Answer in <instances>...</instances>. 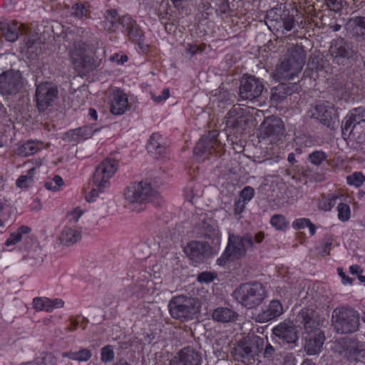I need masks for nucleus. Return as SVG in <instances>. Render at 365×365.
<instances>
[{
	"label": "nucleus",
	"mask_w": 365,
	"mask_h": 365,
	"mask_svg": "<svg viewBox=\"0 0 365 365\" xmlns=\"http://www.w3.org/2000/svg\"><path fill=\"white\" fill-rule=\"evenodd\" d=\"M333 240L331 237H325L322 246L319 247V253L322 255H329L331 249Z\"/></svg>",
	"instance_id": "6e6d98bb"
},
{
	"label": "nucleus",
	"mask_w": 365,
	"mask_h": 365,
	"mask_svg": "<svg viewBox=\"0 0 365 365\" xmlns=\"http://www.w3.org/2000/svg\"><path fill=\"white\" fill-rule=\"evenodd\" d=\"M246 202L240 199L237 200L234 205V212L235 215L241 214L245 208Z\"/></svg>",
	"instance_id": "052dcab7"
},
{
	"label": "nucleus",
	"mask_w": 365,
	"mask_h": 365,
	"mask_svg": "<svg viewBox=\"0 0 365 365\" xmlns=\"http://www.w3.org/2000/svg\"><path fill=\"white\" fill-rule=\"evenodd\" d=\"M187 256L194 263L203 262L211 254V247L206 242L192 241L184 248Z\"/></svg>",
	"instance_id": "412c9836"
},
{
	"label": "nucleus",
	"mask_w": 365,
	"mask_h": 365,
	"mask_svg": "<svg viewBox=\"0 0 365 365\" xmlns=\"http://www.w3.org/2000/svg\"><path fill=\"white\" fill-rule=\"evenodd\" d=\"M346 30L353 36L365 40V16H356L346 24Z\"/></svg>",
	"instance_id": "7c9ffc66"
},
{
	"label": "nucleus",
	"mask_w": 365,
	"mask_h": 365,
	"mask_svg": "<svg viewBox=\"0 0 365 365\" xmlns=\"http://www.w3.org/2000/svg\"><path fill=\"white\" fill-rule=\"evenodd\" d=\"M35 173V169L31 168L28 170L26 175H21L16 182V185L20 188H26L30 186L33 182V178Z\"/></svg>",
	"instance_id": "ea45409f"
},
{
	"label": "nucleus",
	"mask_w": 365,
	"mask_h": 365,
	"mask_svg": "<svg viewBox=\"0 0 365 365\" xmlns=\"http://www.w3.org/2000/svg\"><path fill=\"white\" fill-rule=\"evenodd\" d=\"M238 314L228 307H217L213 310L212 317L215 321L222 323L234 322L238 318Z\"/></svg>",
	"instance_id": "2f4dec72"
},
{
	"label": "nucleus",
	"mask_w": 365,
	"mask_h": 365,
	"mask_svg": "<svg viewBox=\"0 0 365 365\" xmlns=\"http://www.w3.org/2000/svg\"><path fill=\"white\" fill-rule=\"evenodd\" d=\"M217 135V131L212 130L207 135L202 137L195 147V155L200 158L202 160H205L210 155L220 153L223 145L218 141Z\"/></svg>",
	"instance_id": "ddd939ff"
},
{
	"label": "nucleus",
	"mask_w": 365,
	"mask_h": 365,
	"mask_svg": "<svg viewBox=\"0 0 365 365\" xmlns=\"http://www.w3.org/2000/svg\"><path fill=\"white\" fill-rule=\"evenodd\" d=\"M63 185L62 178L59 175H55L52 180L46 182L44 186L47 190L55 192L58 190Z\"/></svg>",
	"instance_id": "3c124183"
},
{
	"label": "nucleus",
	"mask_w": 365,
	"mask_h": 365,
	"mask_svg": "<svg viewBox=\"0 0 365 365\" xmlns=\"http://www.w3.org/2000/svg\"><path fill=\"white\" fill-rule=\"evenodd\" d=\"M98 129L90 125H85L71 130L66 135L69 140L78 141L91 138Z\"/></svg>",
	"instance_id": "473e14b6"
},
{
	"label": "nucleus",
	"mask_w": 365,
	"mask_h": 365,
	"mask_svg": "<svg viewBox=\"0 0 365 365\" xmlns=\"http://www.w3.org/2000/svg\"><path fill=\"white\" fill-rule=\"evenodd\" d=\"M337 272L339 275L341 277L342 282L344 284H351L353 280L349 277L346 276L345 273L343 272V269L341 267L337 268Z\"/></svg>",
	"instance_id": "774afa93"
},
{
	"label": "nucleus",
	"mask_w": 365,
	"mask_h": 365,
	"mask_svg": "<svg viewBox=\"0 0 365 365\" xmlns=\"http://www.w3.org/2000/svg\"><path fill=\"white\" fill-rule=\"evenodd\" d=\"M365 180V177L361 173L356 172L346 177V182L350 185L356 187H360Z\"/></svg>",
	"instance_id": "de8ad7c7"
},
{
	"label": "nucleus",
	"mask_w": 365,
	"mask_h": 365,
	"mask_svg": "<svg viewBox=\"0 0 365 365\" xmlns=\"http://www.w3.org/2000/svg\"><path fill=\"white\" fill-rule=\"evenodd\" d=\"M158 193L150 184L145 182H133L128 185L125 191L124 196L130 203H146L152 202L158 197Z\"/></svg>",
	"instance_id": "9b49d317"
},
{
	"label": "nucleus",
	"mask_w": 365,
	"mask_h": 365,
	"mask_svg": "<svg viewBox=\"0 0 365 365\" xmlns=\"http://www.w3.org/2000/svg\"><path fill=\"white\" fill-rule=\"evenodd\" d=\"M306 60V52L302 45H292L288 50L287 57L279 64L274 72L277 81L290 80L301 73Z\"/></svg>",
	"instance_id": "f03ea898"
},
{
	"label": "nucleus",
	"mask_w": 365,
	"mask_h": 365,
	"mask_svg": "<svg viewBox=\"0 0 365 365\" xmlns=\"http://www.w3.org/2000/svg\"><path fill=\"white\" fill-rule=\"evenodd\" d=\"M296 322L302 326L305 331L312 334L319 329L320 318L319 314L311 308L302 309L296 317Z\"/></svg>",
	"instance_id": "a211bd4d"
},
{
	"label": "nucleus",
	"mask_w": 365,
	"mask_h": 365,
	"mask_svg": "<svg viewBox=\"0 0 365 365\" xmlns=\"http://www.w3.org/2000/svg\"><path fill=\"white\" fill-rule=\"evenodd\" d=\"M356 125L357 123L354 121L349 113L341 123V133L344 139L350 136Z\"/></svg>",
	"instance_id": "e433bc0d"
},
{
	"label": "nucleus",
	"mask_w": 365,
	"mask_h": 365,
	"mask_svg": "<svg viewBox=\"0 0 365 365\" xmlns=\"http://www.w3.org/2000/svg\"><path fill=\"white\" fill-rule=\"evenodd\" d=\"M360 316L353 308L338 307L331 313V324L339 334H351L358 331Z\"/></svg>",
	"instance_id": "20e7f679"
},
{
	"label": "nucleus",
	"mask_w": 365,
	"mask_h": 365,
	"mask_svg": "<svg viewBox=\"0 0 365 365\" xmlns=\"http://www.w3.org/2000/svg\"><path fill=\"white\" fill-rule=\"evenodd\" d=\"M202 363V354L191 346H186L171 359L169 365H201Z\"/></svg>",
	"instance_id": "6ab92c4d"
},
{
	"label": "nucleus",
	"mask_w": 365,
	"mask_h": 365,
	"mask_svg": "<svg viewBox=\"0 0 365 365\" xmlns=\"http://www.w3.org/2000/svg\"><path fill=\"white\" fill-rule=\"evenodd\" d=\"M329 53L334 61L338 64H342L346 59L353 56L354 51L349 42L342 38H338L331 42Z\"/></svg>",
	"instance_id": "4be33fe9"
},
{
	"label": "nucleus",
	"mask_w": 365,
	"mask_h": 365,
	"mask_svg": "<svg viewBox=\"0 0 365 365\" xmlns=\"http://www.w3.org/2000/svg\"><path fill=\"white\" fill-rule=\"evenodd\" d=\"M65 41L69 59L74 69L81 76H86L93 71L96 66L93 57L90 54V46L77 37L66 35Z\"/></svg>",
	"instance_id": "f257e3e1"
},
{
	"label": "nucleus",
	"mask_w": 365,
	"mask_h": 365,
	"mask_svg": "<svg viewBox=\"0 0 365 365\" xmlns=\"http://www.w3.org/2000/svg\"><path fill=\"white\" fill-rule=\"evenodd\" d=\"M58 96V89L53 83L43 82L38 84L36 90V101L38 111L44 112L53 106Z\"/></svg>",
	"instance_id": "f8f14e48"
},
{
	"label": "nucleus",
	"mask_w": 365,
	"mask_h": 365,
	"mask_svg": "<svg viewBox=\"0 0 365 365\" xmlns=\"http://www.w3.org/2000/svg\"><path fill=\"white\" fill-rule=\"evenodd\" d=\"M115 354L112 346L107 345L101 349V359L103 362H110L113 360Z\"/></svg>",
	"instance_id": "603ef678"
},
{
	"label": "nucleus",
	"mask_w": 365,
	"mask_h": 365,
	"mask_svg": "<svg viewBox=\"0 0 365 365\" xmlns=\"http://www.w3.org/2000/svg\"><path fill=\"white\" fill-rule=\"evenodd\" d=\"M226 126L241 133L246 130L250 117L245 114V110L240 107H232L225 118Z\"/></svg>",
	"instance_id": "aec40b11"
},
{
	"label": "nucleus",
	"mask_w": 365,
	"mask_h": 365,
	"mask_svg": "<svg viewBox=\"0 0 365 365\" xmlns=\"http://www.w3.org/2000/svg\"><path fill=\"white\" fill-rule=\"evenodd\" d=\"M255 195L254 189L250 186L244 187L240 193V199L245 201L246 203L250 201Z\"/></svg>",
	"instance_id": "864d4df0"
},
{
	"label": "nucleus",
	"mask_w": 365,
	"mask_h": 365,
	"mask_svg": "<svg viewBox=\"0 0 365 365\" xmlns=\"http://www.w3.org/2000/svg\"><path fill=\"white\" fill-rule=\"evenodd\" d=\"M233 296L243 307L253 309L262 303L266 298L267 292L259 282H247L236 288Z\"/></svg>",
	"instance_id": "423d86ee"
},
{
	"label": "nucleus",
	"mask_w": 365,
	"mask_h": 365,
	"mask_svg": "<svg viewBox=\"0 0 365 365\" xmlns=\"http://www.w3.org/2000/svg\"><path fill=\"white\" fill-rule=\"evenodd\" d=\"M200 48L196 44L187 43L185 48L186 53H189L191 56H195Z\"/></svg>",
	"instance_id": "338daca9"
},
{
	"label": "nucleus",
	"mask_w": 365,
	"mask_h": 365,
	"mask_svg": "<svg viewBox=\"0 0 365 365\" xmlns=\"http://www.w3.org/2000/svg\"><path fill=\"white\" fill-rule=\"evenodd\" d=\"M38 150V148L34 142L29 141L17 148L16 154L22 157H27L34 155Z\"/></svg>",
	"instance_id": "4c0bfd02"
},
{
	"label": "nucleus",
	"mask_w": 365,
	"mask_h": 365,
	"mask_svg": "<svg viewBox=\"0 0 365 365\" xmlns=\"http://www.w3.org/2000/svg\"><path fill=\"white\" fill-rule=\"evenodd\" d=\"M264 339L259 336L240 341L232 351L235 359L245 364H253L255 358L263 350Z\"/></svg>",
	"instance_id": "6e6552de"
},
{
	"label": "nucleus",
	"mask_w": 365,
	"mask_h": 365,
	"mask_svg": "<svg viewBox=\"0 0 365 365\" xmlns=\"http://www.w3.org/2000/svg\"><path fill=\"white\" fill-rule=\"evenodd\" d=\"M51 299L46 297H35L33 299V307L36 311H46L49 312Z\"/></svg>",
	"instance_id": "79ce46f5"
},
{
	"label": "nucleus",
	"mask_w": 365,
	"mask_h": 365,
	"mask_svg": "<svg viewBox=\"0 0 365 365\" xmlns=\"http://www.w3.org/2000/svg\"><path fill=\"white\" fill-rule=\"evenodd\" d=\"M273 334L287 344H295L299 339V331L292 321H284L272 329Z\"/></svg>",
	"instance_id": "5701e85b"
},
{
	"label": "nucleus",
	"mask_w": 365,
	"mask_h": 365,
	"mask_svg": "<svg viewBox=\"0 0 365 365\" xmlns=\"http://www.w3.org/2000/svg\"><path fill=\"white\" fill-rule=\"evenodd\" d=\"M254 247L253 236L250 233L243 235L229 233L227 247L217 259L219 265H224L228 261L245 257L249 249Z\"/></svg>",
	"instance_id": "7ed1b4c3"
},
{
	"label": "nucleus",
	"mask_w": 365,
	"mask_h": 365,
	"mask_svg": "<svg viewBox=\"0 0 365 365\" xmlns=\"http://www.w3.org/2000/svg\"><path fill=\"white\" fill-rule=\"evenodd\" d=\"M120 24L125 29L128 36L130 40L140 43L144 38V34L136 21L130 16H123L120 19Z\"/></svg>",
	"instance_id": "393cba45"
},
{
	"label": "nucleus",
	"mask_w": 365,
	"mask_h": 365,
	"mask_svg": "<svg viewBox=\"0 0 365 365\" xmlns=\"http://www.w3.org/2000/svg\"><path fill=\"white\" fill-rule=\"evenodd\" d=\"M21 27L22 25L16 21L4 19L0 21V32L6 40L10 42H14L18 39Z\"/></svg>",
	"instance_id": "a878e982"
},
{
	"label": "nucleus",
	"mask_w": 365,
	"mask_h": 365,
	"mask_svg": "<svg viewBox=\"0 0 365 365\" xmlns=\"http://www.w3.org/2000/svg\"><path fill=\"white\" fill-rule=\"evenodd\" d=\"M92 356L91 351L86 348H81L78 351H65L62 353V357L77 361L78 362H85L88 361Z\"/></svg>",
	"instance_id": "f704fd0d"
},
{
	"label": "nucleus",
	"mask_w": 365,
	"mask_h": 365,
	"mask_svg": "<svg viewBox=\"0 0 365 365\" xmlns=\"http://www.w3.org/2000/svg\"><path fill=\"white\" fill-rule=\"evenodd\" d=\"M88 9L82 4H76L72 6V14L77 18H82L87 15Z\"/></svg>",
	"instance_id": "5fc2aeb1"
},
{
	"label": "nucleus",
	"mask_w": 365,
	"mask_h": 365,
	"mask_svg": "<svg viewBox=\"0 0 365 365\" xmlns=\"http://www.w3.org/2000/svg\"><path fill=\"white\" fill-rule=\"evenodd\" d=\"M296 359L293 354H287L283 357L282 365H295Z\"/></svg>",
	"instance_id": "0e129e2a"
},
{
	"label": "nucleus",
	"mask_w": 365,
	"mask_h": 365,
	"mask_svg": "<svg viewBox=\"0 0 365 365\" xmlns=\"http://www.w3.org/2000/svg\"><path fill=\"white\" fill-rule=\"evenodd\" d=\"M215 275L209 272H203L198 274L197 281L201 283H210L213 281Z\"/></svg>",
	"instance_id": "13d9d810"
},
{
	"label": "nucleus",
	"mask_w": 365,
	"mask_h": 365,
	"mask_svg": "<svg viewBox=\"0 0 365 365\" xmlns=\"http://www.w3.org/2000/svg\"><path fill=\"white\" fill-rule=\"evenodd\" d=\"M265 19L268 27H274L277 30L284 29L289 31L294 29L296 24L294 15L290 14L284 4H280L269 10Z\"/></svg>",
	"instance_id": "9d476101"
},
{
	"label": "nucleus",
	"mask_w": 365,
	"mask_h": 365,
	"mask_svg": "<svg viewBox=\"0 0 365 365\" xmlns=\"http://www.w3.org/2000/svg\"><path fill=\"white\" fill-rule=\"evenodd\" d=\"M146 148L148 153L155 158L164 157L167 151L165 143L163 137L158 133H153L150 136Z\"/></svg>",
	"instance_id": "cd10ccee"
},
{
	"label": "nucleus",
	"mask_w": 365,
	"mask_h": 365,
	"mask_svg": "<svg viewBox=\"0 0 365 365\" xmlns=\"http://www.w3.org/2000/svg\"><path fill=\"white\" fill-rule=\"evenodd\" d=\"M339 198L337 195H329L327 197L322 198L319 202V208L324 211H329L336 205Z\"/></svg>",
	"instance_id": "a19ab883"
},
{
	"label": "nucleus",
	"mask_w": 365,
	"mask_h": 365,
	"mask_svg": "<svg viewBox=\"0 0 365 365\" xmlns=\"http://www.w3.org/2000/svg\"><path fill=\"white\" fill-rule=\"evenodd\" d=\"M311 116L320 121L328 128L334 127V120L337 118V113L333 106L329 103H322L315 105L310 110Z\"/></svg>",
	"instance_id": "f3484780"
},
{
	"label": "nucleus",
	"mask_w": 365,
	"mask_h": 365,
	"mask_svg": "<svg viewBox=\"0 0 365 365\" xmlns=\"http://www.w3.org/2000/svg\"><path fill=\"white\" fill-rule=\"evenodd\" d=\"M110 61H116L118 64H123L128 61V57L126 55H119L115 53L110 57Z\"/></svg>",
	"instance_id": "e2e57ef3"
},
{
	"label": "nucleus",
	"mask_w": 365,
	"mask_h": 365,
	"mask_svg": "<svg viewBox=\"0 0 365 365\" xmlns=\"http://www.w3.org/2000/svg\"><path fill=\"white\" fill-rule=\"evenodd\" d=\"M199 308L198 299L183 294L173 297L168 303L171 317L180 322L193 319Z\"/></svg>",
	"instance_id": "39448f33"
},
{
	"label": "nucleus",
	"mask_w": 365,
	"mask_h": 365,
	"mask_svg": "<svg viewBox=\"0 0 365 365\" xmlns=\"http://www.w3.org/2000/svg\"><path fill=\"white\" fill-rule=\"evenodd\" d=\"M351 115V118H353V120L355 123L359 124L361 122L365 121V108L362 106H359L358 108H355L349 111Z\"/></svg>",
	"instance_id": "09e8293b"
},
{
	"label": "nucleus",
	"mask_w": 365,
	"mask_h": 365,
	"mask_svg": "<svg viewBox=\"0 0 365 365\" xmlns=\"http://www.w3.org/2000/svg\"><path fill=\"white\" fill-rule=\"evenodd\" d=\"M338 218L342 222H346L350 218V207L347 204L339 203L337 206Z\"/></svg>",
	"instance_id": "8fccbe9b"
},
{
	"label": "nucleus",
	"mask_w": 365,
	"mask_h": 365,
	"mask_svg": "<svg viewBox=\"0 0 365 365\" xmlns=\"http://www.w3.org/2000/svg\"><path fill=\"white\" fill-rule=\"evenodd\" d=\"M170 96V91L168 88H165L163 90L161 95L155 96L154 95L152 96L153 99L159 103L163 101V100H166Z\"/></svg>",
	"instance_id": "680f3d73"
},
{
	"label": "nucleus",
	"mask_w": 365,
	"mask_h": 365,
	"mask_svg": "<svg viewBox=\"0 0 365 365\" xmlns=\"http://www.w3.org/2000/svg\"><path fill=\"white\" fill-rule=\"evenodd\" d=\"M31 228L26 225L20 226L16 232H13L10 235L9 237L6 240L5 245L6 246H10L16 244L19 242L22 237L23 235L29 234L31 232Z\"/></svg>",
	"instance_id": "c9c22d12"
},
{
	"label": "nucleus",
	"mask_w": 365,
	"mask_h": 365,
	"mask_svg": "<svg viewBox=\"0 0 365 365\" xmlns=\"http://www.w3.org/2000/svg\"><path fill=\"white\" fill-rule=\"evenodd\" d=\"M43 256L42 249L38 245L34 246L27 254L28 259L32 260L34 265L41 264L43 261Z\"/></svg>",
	"instance_id": "58836bf2"
},
{
	"label": "nucleus",
	"mask_w": 365,
	"mask_h": 365,
	"mask_svg": "<svg viewBox=\"0 0 365 365\" xmlns=\"http://www.w3.org/2000/svg\"><path fill=\"white\" fill-rule=\"evenodd\" d=\"M331 350L339 356L351 362L365 359V349L361 347L359 341L349 337L335 339L332 342Z\"/></svg>",
	"instance_id": "1a4fd4ad"
},
{
	"label": "nucleus",
	"mask_w": 365,
	"mask_h": 365,
	"mask_svg": "<svg viewBox=\"0 0 365 365\" xmlns=\"http://www.w3.org/2000/svg\"><path fill=\"white\" fill-rule=\"evenodd\" d=\"M24 81L19 71L8 70L0 74V93L15 96L22 89Z\"/></svg>",
	"instance_id": "4468645a"
},
{
	"label": "nucleus",
	"mask_w": 365,
	"mask_h": 365,
	"mask_svg": "<svg viewBox=\"0 0 365 365\" xmlns=\"http://www.w3.org/2000/svg\"><path fill=\"white\" fill-rule=\"evenodd\" d=\"M128 107V98L126 94L120 90L113 93V98L110 104V112L114 115L123 114Z\"/></svg>",
	"instance_id": "c756f323"
},
{
	"label": "nucleus",
	"mask_w": 365,
	"mask_h": 365,
	"mask_svg": "<svg viewBox=\"0 0 365 365\" xmlns=\"http://www.w3.org/2000/svg\"><path fill=\"white\" fill-rule=\"evenodd\" d=\"M327 158V154L322 150H315L309 153L308 160L314 165H320Z\"/></svg>",
	"instance_id": "c03bdc74"
},
{
	"label": "nucleus",
	"mask_w": 365,
	"mask_h": 365,
	"mask_svg": "<svg viewBox=\"0 0 365 365\" xmlns=\"http://www.w3.org/2000/svg\"><path fill=\"white\" fill-rule=\"evenodd\" d=\"M263 356L268 359H274L277 356V349L272 345L267 344L264 349Z\"/></svg>",
	"instance_id": "4d7b16f0"
},
{
	"label": "nucleus",
	"mask_w": 365,
	"mask_h": 365,
	"mask_svg": "<svg viewBox=\"0 0 365 365\" xmlns=\"http://www.w3.org/2000/svg\"><path fill=\"white\" fill-rule=\"evenodd\" d=\"M106 22L109 23L108 29H113L115 26L118 21L120 19L118 16V13L115 9H108L104 14Z\"/></svg>",
	"instance_id": "a18cd8bd"
},
{
	"label": "nucleus",
	"mask_w": 365,
	"mask_h": 365,
	"mask_svg": "<svg viewBox=\"0 0 365 365\" xmlns=\"http://www.w3.org/2000/svg\"><path fill=\"white\" fill-rule=\"evenodd\" d=\"M301 88L298 83H282L272 89L270 101L277 105L282 102L289 95L298 92Z\"/></svg>",
	"instance_id": "b1692460"
},
{
	"label": "nucleus",
	"mask_w": 365,
	"mask_h": 365,
	"mask_svg": "<svg viewBox=\"0 0 365 365\" xmlns=\"http://www.w3.org/2000/svg\"><path fill=\"white\" fill-rule=\"evenodd\" d=\"M271 225L277 230H283L287 228L288 222L282 215H274L270 220Z\"/></svg>",
	"instance_id": "49530a36"
},
{
	"label": "nucleus",
	"mask_w": 365,
	"mask_h": 365,
	"mask_svg": "<svg viewBox=\"0 0 365 365\" xmlns=\"http://www.w3.org/2000/svg\"><path fill=\"white\" fill-rule=\"evenodd\" d=\"M64 302L61 299H55L53 300L51 299V303L49 304V312H52L54 309L61 308L63 306Z\"/></svg>",
	"instance_id": "69168bd1"
},
{
	"label": "nucleus",
	"mask_w": 365,
	"mask_h": 365,
	"mask_svg": "<svg viewBox=\"0 0 365 365\" xmlns=\"http://www.w3.org/2000/svg\"><path fill=\"white\" fill-rule=\"evenodd\" d=\"M284 130V123L279 118L268 117L260 126V138L262 140L270 138L271 141H274L283 135Z\"/></svg>",
	"instance_id": "dca6fc26"
},
{
	"label": "nucleus",
	"mask_w": 365,
	"mask_h": 365,
	"mask_svg": "<svg viewBox=\"0 0 365 365\" xmlns=\"http://www.w3.org/2000/svg\"><path fill=\"white\" fill-rule=\"evenodd\" d=\"M283 313V307L279 300L273 299L268 307L257 316L260 322H267L279 317Z\"/></svg>",
	"instance_id": "c85d7f7f"
},
{
	"label": "nucleus",
	"mask_w": 365,
	"mask_h": 365,
	"mask_svg": "<svg viewBox=\"0 0 365 365\" xmlns=\"http://www.w3.org/2000/svg\"><path fill=\"white\" fill-rule=\"evenodd\" d=\"M310 220L307 218H299L294 220L292 223V227L294 230L304 229L309 225Z\"/></svg>",
	"instance_id": "bf43d9fd"
},
{
	"label": "nucleus",
	"mask_w": 365,
	"mask_h": 365,
	"mask_svg": "<svg viewBox=\"0 0 365 365\" xmlns=\"http://www.w3.org/2000/svg\"><path fill=\"white\" fill-rule=\"evenodd\" d=\"M306 340L304 349L307 354L315 355L319 353L325 341V335L322 330L312 333Z\"/></svg>",
	"instance_id": "bb28decb"
},
{
	"label": "nucleus",
	"mask_w": 365,
	"mask_h": 365,
	"mask_svg": "<svg viewBox=\"0 0 365 365\" xmlns=\"http://www.w3.org/2000/svg\"><path fill=\"white\" fill-rule=\"evenodd\" d=\"M23 365H56V359L51 354H47L40 359L26 363Z\"/></svg>",
	"instance_id": "37998d69"
},
{
	"label": "nucleus",
	"mask_w": 365,
	"mask_h": 365,
	"mask_svg": "<svg viewBox=\"0 0 365 365\" xmlns=\"http://www.w3.org/2000/svg\"><path fill=\"white\" fill-rule=\"evenodd\" d=\"M118 163L114 159H106L96 168L93 175V187L86 195L88 202H92L106 187L109 185V179L117 171Z\"/></svg>",
	"instance_id": "0eeeda50"
},
{
	"label": "nucleus",
	"mask_w": 365,
	"mask_h": 365,
	"mask_svg": "<svg viewBox=\"0 0 365 365\" xmlns=\"http://www.w3.org/2000/svg\"><path fill=\"white\" fill-rule=\"evenodd\" d=\"M81 238V232L74 228L65 227L61 235V243L64 245H71L79 241Z\"/></svg>",
	"instance_id": "72a5a7b5"
},
{
	"label": "nucleus",
	"mask_w": 365,
	"mask_h": 365,
	"mask_svg": "<svg viewBox=\"0 0 365 365\" xmlns=\"http://www.w3.org/2000/svg\"><path fill=\"white\" fill-rule=\"evenodd\" d=\"M264 88L263 81L254 76H244L240 86V97L245 101H252L258 98Z\"/></svg>",
	"instance_id": "2eb2a0df"
}]
</instances>
